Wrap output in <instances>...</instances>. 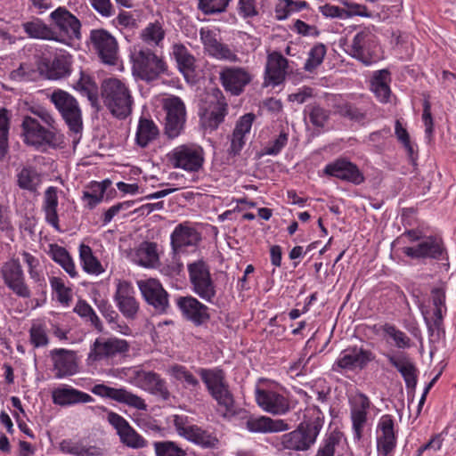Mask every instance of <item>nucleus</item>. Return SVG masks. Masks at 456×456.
<instances>
[{
  "mask_svg": "<svg viewBox=\"0 0 456 456\" xmlns=\"http://www.w3.org/2000/svg\"><path fill=\"white\" fill-rule=\"evenodd\" d=\"M73 87L82 95L86 96L93 107L96 106L98 102V87L90 76L81 71L80 78L76 82Z\"/></svg>",
  "mask_w": 456,
  "mask_h": 456,
  "instance_id": "nucleus-51",
  "label": "nucleus"
},
{
  "mask_svg": "<svg viewBox=\"0 0 456 456\" xmlns=\"http://www.w3.org/2000/svg\"><path fill=\"white\" fill-rule=\"evenodd\" d=\"M52 397L53 403L61 406L94 402V398L89 394L69 386L55 388Z\"/></svg>",
  "mask_w": 456,
  "mask_h": 456,
  "instance_id": "nucleus-37",
  "label": "nucleus"
},
{
  "mask_svg": "<svg viewBox=\"0 0 456 456\" xmlns=\"http://www.w3.org/2000/svg\"><path fill=\"white\" fill-rule=\"evenodd\" d=\"M129 348V343L125 339L116 337L108 338H98L91 346L87 360L94 362L103 359L113 358L117 355L126 354Z\"/></svg>",
  "mask_w": 456,
  "mask_h": 456,
  "instance_id": "nucleus-17",
  "label": "nucleus"
},
{
  "mask_svg": "<svg viewBox=\"0 0 456 456\" xmlns=\"http://www.w3.org/2000/svg\"><path fill=\"white\" fill-rule=\"evenodd\" d=\"M58 207V189L50 186L46 189L44 198L43 209L45 214L46 222L56 231H61L59 224V216L57 213Z\"/></svg>",
  "mask_w": 456,
  "mask_h": 456,
  "instance_id": "nucleus-44",
  "label": "nucleus"
},
{
  "mask_svg": "<svg viewBox=\"0 0 456 456\" xmlns=\"http://www.w3.org/2000/svg\"><path fill=\"white\" fill-rule=\"evenodd\" d=\"M51 102L61 113L69 129L79 134L83 129L82 111L77 99L68 92L56 89L51 96Z\"/></svg>",
  "mask_w": 456,
  "mask_h": 456,
  "instance_id": "nucleus-5",
  "label": "nucleus"
},
{
  "mask_svg": "<svg viewBox=\"0 0 456 456\" xmlns=\"http://www.w3.org/2000/svg\"><path fill=\"white\" fill-rule=\"evenodd\" d=\"M1 273L6 287L17 297L29 298L31 290L26 282L22 267L19 261L12 260L5 263L1 268Z\"/></svg>",
  "mask_w": 456,
  "mask_h": 456,
  "instance_id": "nucleus-19",
  "label": "nucleus"
},
{
  "mask_svg": "<svg viewBox=\"0 0 456 456\" xmlns=\"http://www.w3.org/2000/svg\"><path fill=\"white\" fill-rule=\"evenodd\" d=\"M12 113L6 108H0V159H2L8 150V138L11 124Z\"/></svg>",
  "mask_w": 456,
  "mask_h": 456,
  "instance_id": "nucleus-55",
  "label": "nucleus"
},
{
  "mask_svg": "<svg viewBox=\"0 0 456 456\" xmlns=\"http://www.w3.org/2000/svg\"><path fill=\"white\" fill-rule=\"evenodd\" d=\"M391 81L388 69H380L375 71L371 78V91L380 102H389L391 89L389 83Z\"/></svg>",
  "mask_w": 456,
  "mask_h": 456,
  "instance_id": "nucleus-42",
  "label": "nucleus"
},
{
  "mask_svg": "<svg viewBox=\"0 0 456 456\" xmlns=\"http://www.w3.org/2000/svg\"><path fill=\"white\" fill-rule=\"evenodd\" d=\"M165 134L169 139L178 137L184 129L186 121V109L183 102L177 96L167 98L164 102Z\"/></svg>",
  "mask_w": 456,
  "mask_h": 456,
  "instance_id": "nucleus-11",
  "label": "nucleus"
},
{
  "mask_svg": "<svg viewBox=\"0 0 456 456\" xmlns=\"http://www.w3.org/2000/svg\"><path fill=\"white\" fill-rule=\"evenodd\" d=\"M325 55L326 46L322 43L314 45L308 53V58L305 62L304 69L305 71L312 72L322 63Z\"/></svg>",
  "mask_w": 456,
  "mask_h": 456,
  "instance_id": "nucleus-59",
  "label": "nucleus"
},
{
  "mask_svg": "<svg viewBox=\"0 0 456 456\" xmlns=\"http://www.w3.org/2000/svg\"><path fill=\"white\" fill-rule=\"evenodd\" d=\"M95 305L98 308L99 312L106 319V321L111 325V329L120 332L124 335H129L131 332L130 328L125 323H119L118 314L114 310L113 306L110 304V302L106 299H95Z\"/></svg>",
  "mask_w": 456,
  "mask_h": 456,
  "instance_id": "nucleus-45",
  "label": "nucleus"
},
{
  "mask_svg": "<svg viewBox=\"0 0 456 456\" xmlns=\"http://www.w3.org/2000/svg\"><path fill=\"white\" fill-rule=\"evenodd\" d=\"M50 285L53 292L56 295L57 301L62 305L68 306L72 300V290L67 287L60 277L50 278Z\"/></svg>",
  "mask_w": 456,
  "mask_h": 456,
  "instance_id": "nucleus-57",
  "label": "nucleus"
},
{
  "mask_svg": "<svg viewBox=\"0 0 456 456\" xmlns=\"http://www.w3.org/2000/svg\"><path fill=\"white\" fill-rule=\"evenodd\" d=\"M107 420L115 428L121 444L124 445L133 449H141L147 446V440L121 415L110 411L107 415Z\"/></svg>",
  "mask_w": 456,
  "mask_h": 456,
  "instance_id": "nucleus-18",
  "label": "nucleus"
},
{
  "mask_svg": "<svg viewBox=\"0 0 456 456\" xmlns=\"http://www.w3.org/2000/svg\"><path fill=\"white\" fill-rule=\"evenodd\" d=\"M91 392L100 397L111 399L139 411L147 410L144 399L124 387L115 388L104 384H97L91 388Z\"/></svg>",
  "mask_w": 456,
  "mask_h": 456,
  "instance_id": "nucleus-20",
  "label": "nucleus"
},
{
  "mask_svg": "<svg viewBox=\"0 0 456 456\" xmlns=\"http://www.w3.org/2000/svg\"><path fill=\"white\" fill-rule=\"evenodd\" d=\"M60 450L72 456H101L102 449L85 444L82 440L64 439L60 443Z\"/></svg>",
  "mask_w": 456,
  "mask_h": 456,
  "instance_id": "nucleus-43",
  "label": "nucleus"
},
{
  "mask_svg": "<svg viewBox=\"0 0 456 456\" xmlns=\"http://www.w3.org/2000/svg\"><path fill=\"white\" fill-rule=\"evenodd\" d=\"M385 356L389 363L395 367L403 378L408 393L413 394L417 386L418 370L414 363L410 360L407 354L400 353L398 354H386ZM414 395H412V398Z\"/></svg>",
  "mask_w": 456,
  "mask_h": 456,
  "instance_id": "nucleus-33",
  "label": "nucleus"
},
{
  "mask_svg": "<svg viewBox=\"0 0 456 456\" xmlns=\"http://www.w3.org/2000/svg\"><path fill=\"white\" fill-rule=\"evenodd\" d=\"M446 292L445 288L441 286L431 289V299L434 305V311L431 317L427 315L428 313L422 310V314L429 337H436V339L444 334V314L447 311L445 305Z\"/></svg>",
  "mask_w": 456,
  "mask_h": 456,
  "instance_id": "nucleus-14",
  "label": "nucleus"
},
{
  "mask_svg": "<svg viewBox=\"0 0 456 456\" xmlns=\"http://www.w3.org/2000/svg\"><path fill=\"white\" fill-rule=\"evenodd\" d=\"M334 112L353 122L364 124L368 119L365 108L358 107L351 102H341L334 105Z\"/></svg>",
  "mask_w": 456,
  "mask_h": 456,
  "instance_id": "nucleus-47",
  "label": "nucleus"
},
{
  "mask_svg": "<svg viewBox=\"0 0 456 456\" xmlns=\"http://www.w3.org/2000/svg\"><path fill=\"white\" fill-rule=\"evenodd\" d=\"M403 253L412 259L443 260L447 258V250L444 240L438 236L424 237L417 245L404 247Z\"/></svg>",
  "mask_w": 456,
  "mask_h": 456,
  "instance_id": "nucleus-13",
  "label": "nucleus"
},
{
  "mask_svg": "<svg viewBox=\"0 0 456 456\" xmlns=\"http://www.w3.org/2000/svg\"><path fill=\"white\" fill-rule=\"evenodd\" d=\"M22 28L28 37L36 39L53 40L62 42L57 32L43 22L40 19L35 18L32 20L22 23Z\"/></svg>",
  "mask_w": 456,
  "mask_h": 456,
  "instance_id": "nucleus-39",
  "label": "nucleus"
},
{
  "mask_svg": "<svg viewBox=\"0 0 456 456\" xmlns=\"http://www.w3.org/2000/svg\"><path fill=\"white\" fill-rule=\"evenodd\" d=\"M157 243L152 241H142L134 250L133 260L143 267H154L159 262Z\"/></svg>",
  "mask_w": 456,
  "mask_h": 456,
  "instance_id": "nucleus-41",
  "label": "nucleus"
},
{
  "mask_svg": "<svg viewBox=\"0 0 456 456\" xmlns=\"http://www.w3.org/2000/svg\"><path fill=\"white\" fill-rule=\"evenodd\" d=\"M377 450L379 456H392L397 444L395 420L392 415H383L378 423Z\"/></svg>",
  "mask_w": 456,
  "mask_h": 456,
  "instance_id": "nucleus-24",
  "label": "nucleus"
},
{
  "mask_svg": "<svg viewBox=\"0 0 456 456\" xmlns=\"http://www.w3.org/2000/svg\"><path fill=\"white\" fill-rule=\"evenodd\" d=\"M103 104L119 119H125L132 112L133 97L128 87L118 78H109L102 85Z\"/></svg>",
  "mask_w": 456,
  "mask_h": 456,
  "instance_id": "nucleus-3",
  "label": "nucleus"
},
{
  "mask_svg": "<svg viewBox=\"0 0 456 456\" xmlns=\"http://www.w3.org/2000/svg\"><path fill=\"white\" fill-rule=\"evenodd\" d=\"M49 256L57 264H59L65 272L71 277L75 278L77 275L75 264L68 250L59 246L58 244H51L49 249Z\"/></svg>",
  "mask_w": 456,
  "mask_h": 456,
  "instance_id": "nucleus-46",
  "label": "nucleus"
},
{
  "mask_svg": "<svg viewBox=\"0 0 456 456\" xmlns=\"http://www.w3.org/2000/svg\"><path fill=\"white\" fill-rule=\"evenodd\" d=\"M153 447L156 456H187L186 450L174 441H156Z\"/></svg>",
  "mask_w": 456,
  "mask_h": 456,
  "instance_id": "nucleus-56",
  "label": "nucleus"
},
{
  "mask_svg": "<svg viewBox=\"0 0 456 456\" xmlns=\"http://www.w3.org/2000/svg\"><path fill=\"white\" fill-rule=\"evenodd\" d=\"M165 37V31L161 24L158 21L149 23L148 26L142 31V38L148 44H154L159 45Z\"/></svg>",
  "mask_w": 456,
  "mask_h": 456,
  "instance_id": "nucleus-61",
  "label": "nucleus"
},
{
  "mask_svg": "<svg viewBox=\"0 0 456 456\" xmlns=\"http://www.w3.org/2000/svg\"><path fill=\"white\" fill-rule=\"evenodd\" d=\"M168 373L177 381L183 382V387L191 392L200 387L199 379L184 365L174 364L169 368Z\"/></svg>",
  "mask_w": 456,
  "mask_h": 456,
  "instance_id": "nucleus-50",
  "label": "nucleus"
},
{
  "mask_svg": "<svg viewBox=\"0 0 456 456\" xmlns=\"http://www.w3.org/2000/svg\"><path fill=\"white\" fill-rule=\"evenodd\" d=\"M196 373L200 377L211 397L224 410V417L240 414L235 411L234 396L223 369L219 367L198 368Z\"/></svg>",
  "mask_w": 456,
  "mask_h": 456,
  "instance_id": "nucleus-1",
  "label": "nucleus"
},
{
  "mask_svg": "<svg viewBox=\"0 0 456 456\" xmlns=\"http://www.w3.org/2000/svg\"><path fill=\"white\" fill-rule=\"evenodd\" d=\"M192 291L197 294L200 298L208 303H213L216 289L214 281L211 278V274H208L203 278L191 283Z\"/></svg>",
  "mask_w": 456,
  "mask_h": 456,
  "instance_id": "nucleus-52",
  "label": "nucleus"
},
{
  "mask_svg": "<svg viewBox=\"0 0 456 456\" xmlns=\"http://www.w3.org/2000/svg\"><path fill=\"white\" fill-rule=\"evenodd\" d=\"M137 285L146 303L152 306L156 313L159 314L168 313L170 308L169 294L159 281L151 278L139 281Z\"/></svg>",
  "mask_w": 456,
  "mask_h": 456,
  "instance_id": "nucleus-16",
  "label": "nucleus"
},
{
  "mask_svg": "<svg viewBox=\"0 0 456 456\" xmlns=\"http://www.w3.org/2000/svg\"><path fill=\"white\" fill-rule=\"evenodd\" d=\"M382 330L394 340L395 346L397 348L407 349L411 346V338L395 325L385 323L382 327Z\"/></svg>",
  "mask_w": 456,
  "mask_h": 456,
  "instance_id": "nucleus-60",
  "label": "nucleus"
},
{
  "mask_svg": "<svg viewBox=\"0 0 456 456\" xmlns=\"http://www.w3.org/2000/svg\"><path fill=\"white\" fill-rule=\"evenodd\" d=\"M167 159L175 168L198 172L204 163V151L196 144H182L173 149Z\"/></svg>",
  "mask_w": 456,
  "mask_h": 456,
  "instance_id": "nucleus-9",
  "label": "nucleus"
},
{
  "mask_svg": "<svg viewBox=\"0 0 456 456\" xmlns=\"http://www.w3.org/2000/svg\"><path fill=\"white\" fill-rule=\"evenodd\" d=\"M288 60L280 53L273 52L267 57L265 80L273 86L281 85L287 74Z\"/></svg>",
  "mask_w": 456,
  "mask_h": 456,
  "instance_id": "nucleus-35",
  "label": "nucleus"
},
{
  "mask_svg": "<svg viewBox=\"0 0 456 456\" xmlns=\"http://www.w3.org/2000/svg\"><path fill=\"white\" fill-rule=\"evenodd\" d=\"M339 444L338 435L330 434L320 445L315 456H334L336 446Z\"/></svg>",
  "mask_w": 456,
  "mask_h": 456,
  "instance_id": "nucleus-63",
  "label": "nucleus"
},
{
  "mask_svg": "<svg viewBox=\"0 0 456 456\" xmlns=\"http://www.w3.org/2000/svg\"><path fill=\"white\" fill-rule=\"evenodd\" d=\"M255 118L256 116L254 113L249 112L244 114L236 121L233 132L246 137L251 130Z\"/></svg>",
  "mask_w": 456,
  "mask_h": 456,
  "instance_id": "nucleus-64",
  "label": "nucleus"
},
{
  "mask_svg": "<svg viewBox=\"0 0 456 456\" xmlns=\"http://www.w3.org/2000/svg\"><path fill=\"white\" fill-rule=\"evenodd\" d=\"M346 52L353 58L357 59L366 66L376 61L375 49L377 47L376 37L370 30L358 32L352 43L346 45Z\"/></svg>",
  "mask_w": 456,
  "mask_h": 456,
  "instance_id": "nucleus-15",
  "label": "nucleus"
},
{
  "mask_svg": "<svg viewBox=\"0 0 456 456\" xmlns=\"http://www.w3.org/2000/svg\"><path fill=\"white\" fill-rule=\"evenodd\" d=\"M245 420L246 428L251 433H276L289 428L288 423L282 419H273L266 416H254L248 412H240Z\"/></svg>",
  "mask_w": 456,
  "mask_h": 456,
  "instance_id": "nucleus-31",
  "label": "nucleus"
},
{
  "mask_svg": "<svg viewBox=\"0 0 456 456\" xmlns=\"http://www.w3.org/2000/svg\"><path fill=\"white\" fill-rule=\"evenodd\" d=\"M322 426L323 418L320 416L300 423L295 430L281 436L282 447L292 451H307L315 443Z\"/></svg>",
  "mask_w": 456,
  "mask_h": 456,
  "instance_id": "nucleus-4",
  "label": "nucleus"
},
{
  "mask_svg": "<svg viewBox=\"0 0 456 456\" xmlns=\"http://www.w3.org/2000/svg\"><path fill=\"white\" fill-rule=\"evenodd\" d=\"M72 63V55L66 51H61L53 57L43 54L37 61V69L47 79L60 80L71 74Z\"/></svg>",
  "mask_w": 456,
  "mask_h": 456,
  "instance_id": "nucleus-8",
  "label": "nucleus"
},
{
  "mask_svg": "<svg viewBox=\"0 0 456 456\" xmlns=\"http://www.w3.org/2000/svg\"><path fill=\"white\" fill-rule=\"evenodd\" d=\"M304 113L308 117L311 124L318 128L324 127L330 117V110H326L317 102L307 104Z\"/></svg>",
  "mask_w": 456,
  "mask_h": 456,
  "instance_id": "nucleus-54",
  "label": "nucleus"
},
{
  "mask_svg": "<svg viewBox=\"0 0 456 456\" xmlns=\"http://www.w3.org/2000/svg\"><path fill=\"white\" fill-rule=\"evenodd\" d=\"M90 43L104 64L116 65L118 59L117 39L106 29L96 28L90 32Z\"/></svg>",
  "mask_w": 456,
  "mask_h": 456,
  "instance_id": "nucleus-12",
  "label": "nucleus"
},
{
  "mask_svg": "<svg viewBox=\"0 0 456 456\" xmlns=\"http://www.w3.org/2000/svg\"><path fill=\"white\" fill-rule=\"evenodd\" d=\"M40 183L41 175L34 167H23L17 174V184L22 190L35 192Z\"/></svg>",
  "mask_w": 456,
  "mask_h": 456,
  "instance_id": "nucleus-48",
  "label": "nucleus"
},
{
  "mask_svg": "<svg viewBox=\"0 0 456 456\" xmlns=\"http://www.w3.org/2000/svg\"><path fill=\"white\" fill-rule=\"evenodd\" d=\"M134 295V289L129 281L118 280L113 299L119 312L127 320L136 319L140 309Z\"/></svg>",
  "mask_w": 456,
  "mask_h": 456,
  "instance_id": "nucleus-22",
  "label": "nucleus"
},
{
  "mask_svg": "<svg viewBox=\"0 0 456 456\" xmlns=\"http://www.w3.org/2000/svg\"><path fill=\"white\" fill-rule=\"evenodd\" d=\"M175 302L184 318L195 326H201L210 319L208 307L192 296L178 297Z\"/></svg>",
  "mask_w": 456,
  "mask_h": 456,
  "instance_id": "nucleus-27",
  "label": "nucleus"
},
{
  "mask_svg": "<svg viewBox=\"0 0 456 456\" xmlns=\"http://www.w3.org/2000/svg\"><path fill=\"white\" fill-rule=\"evenodd\" d=\"M201 240L200 233L188 222L175 226L170 236V245L174 258L184 253L189 247H196Z\"/></svg>",
  "mask_w": 456,
  "mask_h": 456,
  "instance_id": "nucleus-23",
  "label": "nucleus"
},
{
  "mask_svg": "<svg viewBox=\"0 0 456 456\" xmlns=\"http://www.w3.org/2000/svg\"><path fill=\"white\" fill-rule=\"evenodd\" d=\"M134 379L139 387L151 395L158 396L163 401L170 399L171 394L167 381L159 373L152 370H137L134 371Z\"/></svg>",
  "mask_w": 456,
  "mask_h": 456,
  "instance_id": "nucleus-26",
  "label": "nucleus"
},
{
  "mask_svg": "<svg viewBox=\"0 0 456 456\" xmlns=\"http://www.w3.org/2000/svg\"><path fill=\"white\" fill-rule=\"evenodd\" d=\"M369 397L360 393L354 399V404L351 408V420L354 431V437L360 441L362 436V430L367 422L368 411L370 408Z\"/></svg>",
  "mask_w": 456,
  "mask_h": 456,
  "instance_id": "nucleus-34",
  "label": "nucleus"
},
{
  "mask_svg": "<svg viewBox=\"0 0 456 456\" xmlns=\"http://www.w3.org/2000/svg\"><path fill=\"white\" fill-rule=\"evenodd\" d=\"M24 142L37 148L55 142L56 134L52 129L44 127L35 118L26 116L21 124Z\"/></svg>",
  "mask_w": 456,
  "mask_h": 456,
  "instance_id": "nucleus-21",
  "label": "nucleus"
},
{
  "mask_svg": "<svg viewBox=\"0 0 456 456\" xmlns=\"http://www.w3.org/2000/svg\"><path fill=\"white\" fill-rule=\"evenodd\" d=\"M323 172L329 176H333L355 185L362 183L365 180L363 174L358 167L346 159H338L327 164Z\"/></svg>",
  "mask_w": 456,
  "mask_h": 456,
  "instance_id": "nucleus-25",
  "label": "nucleus"
},
{
  "mask_svg": "<svg viewBox=\"0 0 456 456\" xmlns=\"http://www.w3.org/2000/svg\"><path fill=\"white\" fill-rule=\"evenodd\" d=\"M172 54L176 61L179 71L189 82L195 72V57L183 44H175L172 46Z\"/></svg>",
  "mask_w": 456,
  "mask_h": 456,
  "instance_id": "nucleus-38",
  "label": "nucleus"
},
{
  "mask_svg": "<svg viewBox=\"0 0 456 456\" xmlns=\"http://www.w3.org/2000/svg\"><path fill=\"white\" fill-rule=\"evenodd\" d=\"M173 422L180 436L201 448H215L218 444L216 435L198 425L190 424L188 416L174 415Z\"/></svg>",
  "mask_w": 456,
  "mask_h": 456,
  "instance_id": "nucleus-7",
  "label": "nucleus"
},
{
  "mask_svg": "<svg viewBox=\"0 0 456 456\" xmlns=\"http://www.w3.org/2000/svg\"><path fill=\"white\" fill-rule=\"evenodd\" d=\"M228 113V104L223 93L216 89L213 92L206 106L200 108L199 115L205 129L215 131L224 120Z\"/></svg>",
  "mask_w": 456,
  "mask_h": 456,
  "instance_id": "nucleus-10",
  "label": "nucleus"
},
{
  "mask_svg": "<svg viewBox=\"0 0 456 456\" xmlns=\"http://www.w3.org/2000/svg\"><path fill=\"white\" fill-rule=\"evenodd\" d=\"M258 406L273 415H283L289 410V402L284 395L269 389H256Z\"/></svg>",
  "mask_w": 456,
  "mask_h": 456,
  "instance_id": "nucleus-29",
  "label": "nucleus"
},
{
  "mask_svg": "<svg viewBox=\"0 0 456 456\" xmlns=\"http://www.w3.org/2000/svg\"><path fill=\"white\" fill-rule=\"evenodd\" d=\"M220 80L226 91L233 95H240L250 83L251 76L243 68L226 67L220 72Z\"/></svg>",
  "mask_w": 456,
  "mask_h": 456,
  "instance_id": "nucleus-32",
  "label": "nucleus"
},
{
  "mask_svg": "<svg viewBox=\"0 0 456 456\" xmlns=\"http://www.w3.org/2000/svg\"><path fill=\"white\" fill-rule=\"evenodd\" d=\"M187 269L191 283L210 273L209 266L202 259H199L195 262L189 264L187 265Z\"/></svg>",
  "mask_w": 456,
  "mask_h": 456,
  "instance_id": "nucleus-62",
  "label": "nucleus"
},
{
  "mask_svg": "<svg viewBox=\"0 0 456 456\" xmlns=\"http://www.w3.org/2000/svg\"><path fill=\"white\" fill-rule=\"evenodd\" d=\"M50 18L61 35L69 39L80 38L81 23L79 20L65 7H59L51 12Z\"/></svg>",
  "mask_w": 456,
  "mask_h": 456,
  "instance_id": "nucleus-30",
  "label": "nucleus"
},
{
  "mask_svg": "<svg viewBox=\"0 0 456 456\" xmlns=\"http://www.w3.org/2000/svg\"><path fill=\"white\" fill-rule=\"evenodd\" d=\"M159 134L158 126L152 119L141 117L135 133V143L144 149L155 141Z\"/></svg>",
  "mask_w": 456,
  "mask_h": 456,
  "instance_id": "nucleus-40",
  "label": "nucleus"
},
{
  "mask_svg": "<svg viewBox=\"0 0 456 456\" xmlns=\"http://www.w3.org/2000/svg\"><path fill=\"white\" fill-rule=\"evenodd\" d=\"M375 360V354L361 346H349L342 350L331 367L334 372L341 373L343 370L354 371L364 370L368 364Z\"/></svg>",
  "mask_w": 456,
  "mask_h": 456,
  "instance_id": "nucleus-6",
  "label": "nucleus"
},
{
  "mask_svg": "<svg viewBox=\"0 0 456 456\" xmlns=\"http://www.w3.org/2000/svg\"><path fill=\"white\" fill-rule=\"evenodd\" d=\"M192 291L197 294L200 298L208 303H213L216 289L214 281L211 278V274H208L203 278L191 283Z\"/></svg>",
  "mask_w": 456,
  "mask_h": 456,
  "instance_id": "nucleus-53",
  "label": "nucleus"
},
{
  "mask_svg": "<svg viewBox=\"0 0 456 456\" xmlns=\"http://www.w3.org/2000/svg\"><path fill=\"white\" fill-rule=\"evenodd\" d=\"M200 40L208 55L220 61L236 62L239 58L228 45L219 42L214 31L208 28L200 30Z\"/></svg>",
  "mask_w": 456,
  "mask_h": 456,
  "instance_id": "nucleus-28",
  "label": "nucleus"
},
{
  "mask_svg": "<svg viewBox=\"0 0 456 456\" xmlns=\"http://www.w3.org/2000/svg\"><path fill=\"white\" fill-rule=\"evenodd\" d=\"M51 358L53 361L55 377L61 379L74 375L77 372V363L72 351L59 348L51 351Z\"/></svg>",
  "mask_w": 456,
  "mask_h": 456,
  "instance_id": "nucleus-36",
  "label": "nucleus"
},
{
  "mask_svg": "<svg viewBox=\"0 0 456 456\" xmlns=\"http://www.w3.org/2000/svg\"><path fill=\"white\" fill-rule=\"evenodd\" d=\"M232 0H198L197 8L205 15L224 12Z\"/></svg>",
  "mask_w": 456,
  "mask_h": 456,
  "instance_id": "nucleus-58",
  "label": "nucleus"
},
{
  "mask_svg": "<svg viewBox=\"0 0 456 456\" xmlns=\"http://www.w3.org/2000/svg\"><path fill=\"white\" fill-rule=\"evenodd\" d=\"M131 61L133 75L146 83L172 75L165 58L148 47H135L131 53Z\"/></svg>",
  "mask_w": 456,
  "mask_h": 456,
  "instance_id": "nucleus-2",
  "label": "nucleus"
},
{
  "mask_svg": "<svg viewBox=\"0 0 456 456\" xmlns=\"http://www.w3.org/2000/svg\"><path fill=\"white\" fill-rule=\"evenodd\" d=\"M79 259L86 273L99 275L104 272L101 262L94 255L92 248L88 245L80 244Z\"/></svg>",
  "mask_w": 456,
  "mask_h": 456,
  "instance_id": "nucleus-49",
  "label": "nucleus"
}]
</instances>
